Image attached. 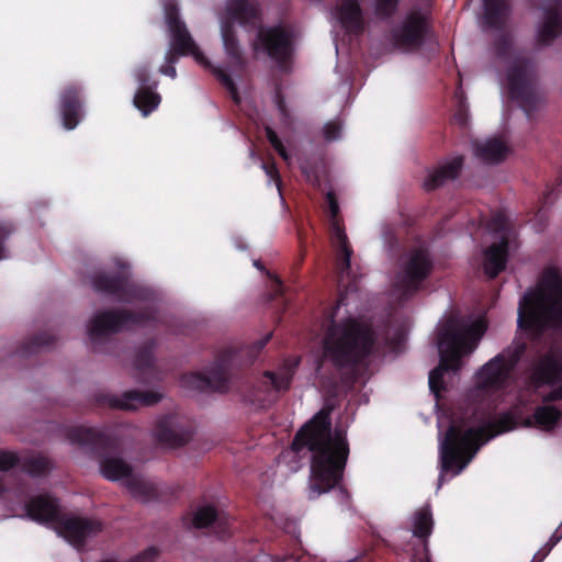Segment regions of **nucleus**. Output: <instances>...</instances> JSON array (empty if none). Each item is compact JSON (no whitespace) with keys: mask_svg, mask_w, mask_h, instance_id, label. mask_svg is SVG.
Listing matches in <instances>:
<instances>
[{"mask_svg":"<svg viewBox=\"0 0 562 562\" xmlns=\"http://www.w3.org/2000/svg\"><path fill=\"white\" fill-rule=\"evenodd\" d=\"M66 436L71 443H76L100 458L101 474L109 481L124 479L125 486L134 496L146 501L157 497V488L150 482L132 474V467L121 458L112 457L120 451V441L103 431L91 427H70Z\"/></svg>","mask_w":562,"mask_h":562,"instance_id":"1","label":"nucleus"},{"mask_svg":"<svg viewBox=\"0 0 562 562\" xmlns=\"http://www.w3.org/2000/svg\"><path fill=\"white\" fill-rule=\"evenodd\" d=\"M338 386L329 385L324 406L318 411V494L330 491L341 480L349 454L342 429L331 430L330 413L338 406Z\"/></svg>","mask_w":562,"mask_h":562,"instance_id":"2","label":"nucleus"},{"mask_svg":"<svg viewBox=\"0 0 562 562\" xmlns=\"http://www.w3.org/2000/svg\"><path fill=\"white\" fill-rule=\"evenodd\" d=\"M512 428L508 419H501L497 424L476 426L468 419L452 420L443 440L440 443L442 482L445 473L451 471L459 474L474 458L480 447L494 436Z\"/></svg>","mask_w":562,"mask_h":562,"instance_id":"3","label":"nucleus"},{"mask_svg":"<svg viewBox=\"0 0 562 562\" xmlns=\"http://www.w3.org/2000/svg\"><path fill=\"white\" fill-rule=\"evenodd\" d=\"M485 331L482 322L467 324L457 317H450L438 329V351L440 362L429 373V387L436 396L445 390L442 376L446 371L458 372L461 357L471 353Z\"/></svg>","mask_w":562,"mask_h":562,"instance_id":"4","label":"nucleus"},{"mask_svg":"<svg viewBox=\"0 0 562 562\" xmlns=\"http://www.w3.org/2000/svg\"><path fill=\"white\" fill-rule=\"evenodd\" d=\"M374 333L366 324L355 319L334 324L325 338L324 350L326 357L340 371L352 373L372 352Z\"/></svg>","mask_w":562,"mask_h":562,"instance_id":"5","label":"nucleus"},{"mask_svg":"<svg viewBox=\"0 0 562 562\" xmlns=\"http://www.w3.org/2000/svg\"><path fill=\"white\" fill-rule=\"evenodd\" d=\"M518 324L536 333L562 325V276L558 269H546L538 289L522 299Z\"/></svg>","mask_w":562,"mask_h":562,"instance_id":"6","label":"nucleus"},{"mask_svg":"<svg viewBox=\"0 0 562 562\" xmlns=\"http://www.w3.org/2000/svg\"><path fill=\"white\" fill-rule=\"evenodd\" d=\"M165 20L170 33V47L166 53V59L178 61L179 57L191 55L193 58L216 77L223 87L229 92L235 104L240 103V95L233 78L221 67L213 66L199 49L186 23L179 16L177 3L168 2L165 5Z\"/></svg>","mask_w":562,"mask_h":562,"instance_id":"7","label":"nucleus"},{"mask_svg":"<svg viewBox=\"0 0 562 562\" xmlns=\"http://www.w3.org/2000/svg\"><path fill=\"white\" fill-rule=\"evenodd\" d=\"M156 319L155 311L144 307L138 311L127 308L104 310L98 312L89 322L87 330L93 348L110 336L144 326Z\"/></svg>","mask_w":562,"mask_h":562,"instance_id":"8","label":"nucleus"},{"mask_svg":"<svg viewBox=\"0 0 562 562\" xmlns=\"http://www.w3.org/2000/svg\"><path fill=\"white\" fill-rule=\"evenodd\" d=\"M327 212L329 213L330 238L337 251L338 284L345 291H356L358 279L361 273L355 271L350 263L352 250L345 233L344 222L339 215L340 209L334 191L326 193Z\"/></svg>","mask_w":562,"mask_h":562,"instance_id":"9","label":"nucleus"},{"mask_svg":"<svg viewBox=\"0 0 562 562\" xmlns=\"http://www.w3.org/2000/svg\"><path fill=\"white\" fill-rule=\"evenodd\" d=\"M238 353L233 348L220 351L207 373H186L180 379L181 385L184 389L199 392H227L229 390V370L232 364L236 362Z\"/></svg>","mask_w":562,"mask_h":562,"instance_id":"10","label":"nucleus"},{"mask_svg":"<svg viewBox=\"0 0 562 562\" xmlns=\"http://www.w3.org/2000/svg\"><path fill=\"white\" fill-rule=\"evenodd\" d=\"M91 285L95 292L112 296L120 303L148 302L153 299V291L133 282L125 271L95 273L91 277Z\"/></svg>","mask_w":562,"mask_h":562,"instance_id":"11","label":"nucleus"},{"mask_svg":"<svg viewBox=\"0 0 562 562\" xmlns=\"http://www.w3.org/2000/svg\"><path fill=\"white\" fill-rule=\"evenodd\" d=\"M300 364V358H286L277 370H267L256 381L245 398L259 406L271 402L276 394L290 389L293 375Z\"/></svg>","mask_w":562,"mask_h":562,"instance_id":"12","label":"nucleus"},{"mask_svg":"<svg viewBox=\"0 0 562 562\" xmlns=\"http://www.w3.org/2000/svg\"><path fill=\"white\" fill-rule=\"evenodd\" d=\"M506 82L510 98L519 102L524 109L528 110L536 105L539 99L537 75L530 59L515 57L507 69Z\"/></svg>","mask_w":562,"mask_h":562,"instance_id":"13","label":"nucleus"},{"mask_svg":"<svg viewBox=\"0 0 562 562\" xmlns=\"http://www.w3.org/2000/svg\"><path fill=\"white\" fill-rule=\"evenodd\" d=\"M293 41V32L285 26H260L254 48L261 49L277 64L279 70L286 72L294 53Z\"/></svg>","mask_w":562,"mask_h":562,"instance_id":"14","label":"nucleus"},{"mask_svg":"<svg viewBox=\"0 0 562 562\" xmlns=\"http://www.w3.org/2000/svg\"><path fill=\"white\" fill-rule=\"evenodd\" d=\"M526 350V344L514 340L499 355L488 361L477 374L481 387H502L510 378V373Z\"/></svg>","mask_w":562,"mask_h":562,"instance_id":"15","label":"nucleus"},{"mask_svg":"<svg viewBox=\"0 0 562 562\" xmlns=\"http://www.w3.org/2000/svg\"><path fill=\"white\" fill-rule=\"evenodd\" d=\"M432 270V261L427 251L414 249L401 260L394 286L403 294H412L419 290L422 282Z\"/></svg>","mask_w":562,"mask_h":562,"instance_id":"16","label":"nucleus"},{"mask_svg":"<svg viewBox=\"0 0 562 562\" xmlns=\"http://www.w3.org/2000/svg\"><path fill=\"white\" fill-rule=\"evenodd\" d=\"M428 18L417 11H413L404 19L402 24L392 32L394 46L402 50L419 48L429 32Z\"/></svg>","mask_w":562,"mask_h":562,"instance_id":"17","label":"nucleus"},{"mask_svg":"<svg viewBox=\"0 0 562 562\" xmlns=\"http://www.w3.org/2000/svg\"><path fill=\"white\" fill-rule=\"evenodd\" d=\"M286 454H292L297 461L308 459V487L311 493L316 492V414L296 432Z\"/></svg>","mask_w":562,"mask_h":562,"instance_id":"18","label":"nucleus"},{"mask_svg":"<svg viewBox=\"0 0 562 562\" xmlns=\"http://www.w3.org/2000/svg\"><path fill=\"white\" fill-rule=\"evenodd\" d=\"M191 430L183 418L177 414L160 417L155 427L156 440L168 447H182L191 439Z\"/></svg>","mask_w":562,"mask_h":562,"instance_id":"19","label":"nucleus"},{"mask_svg":"<svg viewBox=\"0 0 562 562\" xmlns=\"http://www.w3.org/2000/svg\"><path fill=\"white\" fill-rule=\"evenodd\" d=\"M56 525L58 526V532L76 547L82 546L87 538L102 531V524L98 519L67 517L64 514Z\"/></svg>","mask_w":562,"mask_h":562,"instance_id":"20","label":"nucleus"},{"mask_svg":"<svg viewBox=\"0 0 562 562\" xmlns=\"http://www.w3.org/2000/svg\"><path fill=\"white\" fill-rule=\"evenodd\" d=\"M160 398L161 395L157 392L131 390L123 393L121 397L100 393L95 395V403L100 406L134 411L142 406L155 405Z\"/></svg>","mask_w":562,"mask_h":562,"instance_id":"21","label":"nucleus"},{"mask_svg":"<svg viewBox=\"0 0 562 562\" xmlns=\"http://www.w3.org/2000/svg\"><path fill=\"white\" fill-rule=\"evenodd\" d=\"M26 516L38 524H57L60 520V502L57 497L44 493L31 497L25 504Z\"/></svg>","mask_w":562,"mask_h":562,"instance_id":"22","label":"nucleus"},{"mask_svg":"<svg viewBox=\"0 0 562 562\" xmlns=\"http://www.w3.org/2000/svg\"><path fill=\"white\" fill-rule=\"evenodd\" d=\"M63 125L66 130H74L83 116L82 89L76 83L64 87L59 97Z\"/></svg>","mask_w":562,"mask_h":562,"instance_id":"23","label":"nucleus"},{"mask_svg":"<svg viewBox=\"0 0 562 562\" xmlns=\"http://www.w3.org/2000/svg\"><path fill=\"white\" fill-rule=\"evenodd\" d=\"M223 22L239 23L254 29L262 22V12L258 1L231 0L226 7V18Z\"/></svg>","mask_w":562,"mask_h":562,"instance_id":"24","label":"nucleus"},{"mask_svg":"<svg viewBox=\"0 0 562 562\" xmlns=\"http://www.w3.org/2000/svg\"><path fill=\"white\" fill-rule=\"evenodd\" d=\"M336 18L349 35L359 36L366 30L360 0H339L336 7Z\"/></svg>","mask_w":562,"mask_h":562,"instance_id":"25","label":"nucleus"},{"mask_svg":"<svg viewBox=\"0 0 562 562\" xmlns=\"http://www.w3.org/2000/svg\"><path fill=\"white\" fill-rule=\"evenodd\" d=\"M529 379L535 386L561 380L562 361L553 353L543 356L533 364Z\"/></svg>","mask_w":562,"mask_h":562,"instance_id":"26","label":"nucleus"},{"mask_svg":"<svg viewBox=\"0 0 562 562\" xmlns=\"http://www.w3.org/2000/svg\"><path fill=\"white\" fill-rule=\"evenodd\" d=\"M463 166V157L458 156L450 161L439 165L431 170L424 181V188L427 191L436 190L448 181L457 179Z\"/></svg>","mask_w":562,"mask_h":562,"instance_id":"27","label":"nucleus"},{"mask_svg":"<svg viewBox=\"0 0 562 562\" xmlns=\"http://www.w3.org/2000/svg\"><path fill=\"white\" fill-rule=\"evenodd\" d=\"M483 4L484 25L498 31L506 30L512 12L509 0H483Z\"/></svg>","mask_w":562,"mask_h":562,"instance_id":"28","label":"nucleus"},{"mask_svg":"<svg viewBox=\"0 0 562 562\" xmlns=\"http://www.w3.org/2000/svg\"><path fill=\"white\" fill-rule=\"evenodd\" d=\"M484 255V271L491 279H494L506 267L508 255L507 238L503 237L499 243L492 244Z\"/></svg>","mask_w":562,"mask_h":562,"instance_id":"29","label":"nucleus"},{"mask_svg":"<svg viewBox=\"0 0 562 562\" xmlns=\"http://www.w3.org/2000/svg\"><path fill=\"white\" fill-rule=\"evenodd\" d=\"M507 145L497 137L474 144V154L485 164H499L508 155Z\"/></svg>","mask_w":562,"mask_h":562,"instance_id":"30","label":"nucleus"},{"mask_svg":"<svg viewBox=\"0 0 562 562\" xmlns=\"http://www.w3.org/2000/svg\"><path fill=\"white\" fill-rule=\"evenodd\" d=\"M221 34L225 52L231 64L238 70H243L246 66L239 42L236 36L234 25L231 22H222Z\"/></svg>","mask_w":562,"mask_h":562,"instance_id":"31","label":"nucleus"},{"mask_svg":"<svg viewBox=\"0 0 562 562\" xmlns=\"http://www.w3.org/2000/svg\"><path fill=\"white\" fill-rule=\"evenodd\" d=\"M560 417L561 412L557 407L551 405L538 406L532 417L526 420V426L535 424L540 429L549 431L557 426Z\"/></svg>","mask_w":562,"mask_h":562,"instance_id":"32","label":"nucleus"},{"mask_svg":"<svg viewBox=\"0 0 562 562\" xmlns=\"http://www.w3.org/2000/svg\"><path fill=\"white\" fill-rule=\"evenodd\" d=\"M160 102L161 95L156 89H150V87H138L133 99L134 106L140 111L143 116H148L153 113Z\"/></svg>","mask_w":562,"mask_h":562,"instance_id":"33","label":"nucleus"},{"mask_svg":"<svg viewBox=\"0 0 562 562\" xmlns=\"http://www.w3.org/2000/svg\"><path fill=\"white\" fill-rule=\"evenodd\" d=\"M56 338L47 331H41L26 339L16 350L19 357H30L36 355L43 349L54 345Z\"/></svg>","mask_w":562,"mask_h":562,"instance_id":"34","label":"nucleus"},{"mask_svg":"<svg viewBox=\"0 0 562 562\" xmlns=\"http://www.w3.org/2000/svg\"><path fill=\"white\" fill-rule=\"evenodd\" d=\"M560 30L561 18L555 9L549 8L538 32V42L542 45L550 44L557 37Z\"/></svg>","mask_w":562,"mask_h":562,"instance_id":"35","label":"nucleus"},{"mask_svg":"<svg viewBox=\"0 0 562 562\" xmlns=\"http://www.w3.org/2000/svg\"><path fill=\"white\" fill-rule=\"evenodd\" d=\"M189 524L196 529H203L213 524L222 526V518L214 506L205 505L198 507L196 510L192 513Z\"/></svg>","mask_w":562,"mask_h":562,"instance_id":"36","label":"nucleus"},{"mask_svg":"<svg viewBox=\"0 0 562 562\" xmlns=\"http://www.w3.org/2000/svg\"><path fill=\"white\" fill-rule=\"evenodd\" d=\"M21 469L31 476L38 477L48 474L53 469V464L44 456H34L25 458L21 463Z\"/></svg>","mask_w":562,"mask_h":562,"instance_id":"37","label":"nucleus"},{"mask_svg":"<svg viewBox=\"0 0 562 562\" xmlns=\"http://www.w3.org/2000/svg\"><path fill=\"white\" fill-rule=\"evenodd\" d=\"M154 348L155 341H148L142 346L135 355L134 364L140 372L150 371L154 367Z\"/></svg>","mask_w":562,"mask_h":562,"instance_id":"38","label":"nucleus"},{"mask_svg":"<svg viewBox=\"0 0 562 562\" xmlns=\"http://www.w3.org/2000/svg\"><path fill=\"white\" fill-rule=\"evenodd\" d=\"M431 514L427 508L417 512L413 532L416 537L426 538L431 532Z\"/></svg>","mask_w":562,"mask_h":562,"instance_id":"39","label":"nucleus"},{"mask_svg":"<svg viewBox=\"0 0 562 562\" xmlns=\"http://www.w3.org/2000/svg\"><path fill=\"white\" fill-rule=\"evenodd\" d=\"M265 133H266V137H267L268 142L273 147V149L279 154V156L285 162H289L291 157H290L289 153L286 151L282 140L279 138L278 134L276 133V131L271 126L266 125Z\"/></svg>","mask_w":562,"mask_h":562,"instance_id":"40","label":"nucleus"},{"mask_svg":"<svg viewBox=\"0 0 562 562\" xmlns=\"http://www.w3.org/2000/svg\"><path fill=\"white\" fill-rule=\"evenodd\" d=\"M265 133H266V137H267L268 142L273 147V149L279 154V156L285 162H289L291 157H290L289 153L286 151L282 140L279 138L278 134L276 133V131L271 126L266 125Z\"/></svg>","mask_w":562,"mask_h":562,"instance_id":"41","label":"nucleus"},{"mask_svg":"<svg viewBox=\"0 0 562 562\" xmlns=\"http://www.w3.org/2000/svg\"><path fill=\"white\" fill-rule=\"evenodd\" d=\"M261 168L263 169L265 173L269 178V184L273 182L279 191V194H282V179L280 171L277 167V164L273 158L269 159L268 161H263L261 164Z\"/></svg>","mask_w":562,"mask_h":562,"instance_id":"42","label":"nucleus"},{"mask_svg":"<svg viewBox=\"0 0 562 562\" xmlns=\"http://www.w3.org/2000/svg\"><path fill=\"white\" fill-rule=\"evenodd\" d=\"M134 77L139 87H150V89H157L158 87V81L151 78L148 65L138 66L134 70Z\"/></svg>","mask_w":562,"mask_h":562,"instance_id":"43","label":"nucleus"},{"mask_svg":"<svg viewBox=\"0 0 562 562\" xmlns=\"http://www.w3.org/2000/svg\"><path fill=\"white\" fill-rule=\"evenodd\" d=\"M398 0H375V13L379 16L387 18L396 10Z\"/></svg>","mask_w":562,"mask_h":562,"instance_id":"44","label":"nucleus"},{"mask_svg":"<svg viewBox=\"0 0 562 562\" xmlns=\"http://www.w3.org/2000/svg\"><path fill=\"white\" fill-rule=\"evenodd\" d=\"M20 463L16 453L0 450V471H7Z\"/></svg>","mask_w":562,"mask_h":562,"instance_id":"45","label":"nucleus"},{"mask_svg":"<svg viewBox=\"0 0 562 562\" xmlns=\"http://www.w3.org/2000/svg\"><path fill=\"white\" fill-rule=\"evenodd\" d=\"M340 132L341 124L338 121L328 122L323 128L324 137L327 142L337 139L340 136Z\"/></svg>","mask_w":562,"mask_h":562,"instance_id":"46","label":"nucleus"},{"mask_svg":"<svg viewBox=\"0 0 562 562\" xmlns=\"http://www.w3.org/2000/svg\"><path fill=\"white\" fill-rule=\"evenodd\" d=\"M158 555L159 550L156 547H150L132 558L130 562H155Z\"/></svg>","mask_w":562,"mask_h":562,"instance_id":"47","label":"nucleus"},{"mask_svg":"<svg viewBox=\"0 0 562 562\" xmlns=\"http://www.w3.org/2000/svg\"><path fill=\"white\" fill-rule=\"evenodd\" d=\"M274 102H276L277 109L279 110L280 116L283 120H288L289 116H290L289 109L286 106L284 97H283L282 91H281L280 88L276 89Z\"/></svg>","mask_w":562,"mask_h":562,"instance_id":"48","label":"nucleus"},{"mask_svg":"<svg viewBox=\"0 0 562 562\" xmlns=\"http://www.w3.org/2000/svg\"><path fill=\"white\" fill-rule=\"evenodd\" d=\"M506 226H507V218L502 213H497V214L493 215V217L491 218V221L488 223V228L496 233L505 231Z\"/></svg>","mask_w":562,"mask_h":562,"instance_id":"49","label":"nucleus"},{"mask_svg":"<svg viewBox=\"0 0 562 562\" xmlns=\"http://www.w3.org/2000/svg\"><path fill=\"white\" fill-rule=\"evenodd\" d=\"M13 228L10 225H0V260L4 259V241L11 235Z\"/></svg>","mask_w":562,"mask_h":562,"instance_id":"50","label":"nucleus"},{"mask_svg":"<svg viewBox=\"0 0 562 562\" xmlns=\"http://www.w3.org/2000/svg\"><path fill=\"white\" fill-rule=\"evenodd\" d=\"M166 64L160 66L159 68V72L165 75V76H168L172 79H175L177 77V70H176V67H175V64L177 61H169L168 59H166Z\"/></svg>","mask_w":562,"mask_h":562,"instance_id":"51","label":"nucleus"},{"mask_svg":"<svg viewBox=\"0 0 562 562\" xmlns=\"http://www.w3.org/2000/svg\"><path fill=\"white\" fill-rule=\"evenodd\" d=\"M509 45H510V38L508 35L504 34V35L499 36V38L497 40V43H496L497 54L498 55L505 54L506 50L508 49Z\"/></svg>","mask_w":562,"mask_h":562,"instance_id":"52","label":"nucleus"},{"mask_svg":"<svg viewBox=\"0 0 562 562\" xmlns=\"http://www.w3.org/2000/svg\"><path fill=\"white\" fill-rule=\"evenodd\" d=\"M562 400V384L543 396V402H555Z\"/></svg>","mask_w":562,"mask_h":562,"instance_id":"53","label":"nucleus"},{"mask_svg":"<svg viewBox=\"0 0 562 562\" xmlns=\"http://www.w3.org/2000/svg\"><path fill=\"white\" fill-rule=\"evenodd\" d=\"M271 336L272 334L269 333L268 335H266L263 338L257 340L256 342H254L252 345V349H251V353H258L260 352L265 347L266 345L269 342V340L271 339Z\"/></svg>","mask_w":562,"mask_h":562,"instance_id":"54","label":"nucleus"},{"mask_svg":"<svg viewBox=\"0 0 562 562\" xmlns=\"http://www.w3.org/2000/svg\"><path fill=\"white\" fill-rule=\"evenodd\" d=\"M297 238L300 243L301 250H305L306 245L308 244V235L304 231L303 227L297 226Z\"/></svg>","mask_w":562,"mask_h":562,"instance_id":"55","label":"nucleus"},{"mask_svg":"<svg viewBox=\"0 0 562 562\" xmlns=\"http://www.w3.org/2000/svg\"><path fill=\"white\" fill-rule=\"evenodd\" d=\"M276 282V294L277 295H281L282 294V290H283V284H282V280L279 279L278 277L273 278V280Z\"/></svg>","mask_w":562,"mask_h":562,"instance_id":"56","label":"nucleus"},{"mask_svg":"<svg viewBox=\"0 0 562 562\" xmlns=\"http://www.w3.org/2000/svg\"><path fill=\"white\" fill-rule=\"evenodd\" d=\"M306 179L312 183V186H315L316 183V173L315 172H306Z\"/></svg>","mask_w":562,"mask_h":562,"instance_id":"57","label":"nucleus"},{"mask_svg":"<svg viewBox=\"0 0 562 562\" xmlns=\"http://www.w3.org/2000/svg\"><path fill=\"white\" fill-rule=\"evenodd\" d=\"M255 266H256L258 269H262V270H263V266H261L258 261H255Z\"/></svg>","mask_w":562,"mask_h":562,"instance_id":"58","label":"nucleus"},{"mask_svg":"<svg viewBox=\"0 0 562 562\" xmlns=\"http://www.w3.org/2000/svg\"><path fill=\"white\" fill-rule=\"evenodd\" d=\"M168 2H173V3H176V2H175V0H164V7H165V5H166V3H168Z\"/></svg>","mask_w":562,"mask_h":562,"instance_id":"59","label":"nucleus"},{"mask_svg":"<svg viewBox=\"0 0 562 562\" xmlns=\"http://www.w3.org/2000/svg\"><path fill=\"white\" fill-rule=\"evenodd\" d=\"M254 357H255V356H254V355H251V358H250V359H249V361H248L249 363H252V361H254Z\"/></svg>","mask_w":562,"mask_h":562,"instance_id":"60","label":"nucleus"}]
</instances>
